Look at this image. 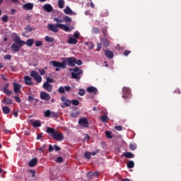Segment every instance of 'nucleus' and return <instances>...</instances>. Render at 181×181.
I'll list each match as a JSON object with an SVG mask.
<instances>
[{
  "mask_svg": "<svg viewBox=\"0 0 181 181\" xmlns=\"http://www.w3.org/2000/svg\"><path fill=\"white\" fill-rule=\"evenodd\" d=\"M105 54L107 59H112V57H114V52H112L111 50H106L105 52Z\"/></svg>",
  "mask_w": 181,
  "mask_h": 181,
  "instance_id": "obj_24",
  "label": "nucleus"
},
{
  "mask_svg": "<svg viewBox=\"0 0 181 181\" xmlns=\"http://www.w3.org/2000/svg\"><path fill=\"white\" fill-rule=\"evenodd\" d=\"M3 22L6 23L8 22V16L4 15L1 18Z\"/></svg>",
  "mask_w": 181,
  "mask_h": 181,
  "instance_id": "obj_49",
  "label": "nucleus"
},
{
  "mask_svg": "<svg viewBox=\"0 0 181 181\" xmlns=\"http://www.w3.org/2000/svg\"><path fill=\"white\" fill-rule=\"evenodd\" d=\"M23 8L25 11H32L33 9V3H27L23 5Z\"/></svg>",
  "mask_w": 181,
  "mask_h": 181,
  "instance_id": "obj_15",
  "label": "nucleus"
},
{
  "mask_svg": "<svg viewBox=\"0 0 181 181\" xmlns=\"http://www.w3.org/2000/svg\"><path fill=\"white\" fill-rule=\"evenodd\" d=\"M63 62H60L58 61H51L49 64L53 67H60L62 70H64L68 66L69 67H74L76 66V58L74 57H66L62 59Z\"/></svg>",
  "mask_w": 181,
  "mask_h": 181,
  "instance_id": "obj_1",
  "label": "nucleus"
},
{
  "mask_svg": "<svg viewBox=\"0 0 181 181\" xmlns=\"http://www.w3.org/2000/svg\"><path fill=\"white\" fill-rule=\"evenodd\" d=\"M101 47H103V45H101V43H98L96 48L97 52H100V50H101Z\"/></svg>",
  "mask_w": 181,
  "mask_h": 181,
  "instance_id": "obj_51",
  "label": "nucleus"
},
{
  "mask_svg": "<svg viewBox=\"0 0 181 181\" xmlns=\"http://www.w3.org/2000/svg\"><path fill=\"white\" fill-rule=\"evenodd\" d=\"M57 162L58 163H62V162H63V157H58L57 158Z\"/></svg>",
  "mask_w": 181,
  "mask_h": 181,
  "instance_id": "obj_53",
  "label": "nucleus"
},
{
  "mask_svg": "<svg viewBox=\"0 0 181 181\" xmlns=\"http://www.w3.org/2000/svg\"><path fill=\"white\" fill-rule=\"evenodd\" d=\"M4 59H6L7 60H11V59H12V56H11V54H6V56H4Z\"/></svg>",
  "mask_w": 181,
  "mask_h": 181,
  "instance_id": "obj_58",
  "label": "nucleus"
},
{
  "mask_svg": "<svg viewBox=\"0 0 181 181\" xmlns=\"http://www.w3.org/2000/svg\"><path fill=\"white\" fill-rule=\"evenodd\" d=\"M1 103L4 104V105H11V104L13 103L12 101V99L5 97L2 100Z\"/></svg>",
  "mask_w": 181,
  "mask_h": 181,
  "instance_id": "obj_13",
  "label": "nucleus"
},
{
  "mask_svg": "<svg viewBox=\"0 0 181 181\" xmlns=\"http://www.w3.org/2000/svg\"><path fill=\"white\" fill-rule=\"evenodd\" d=\"M52 114V111H50V110H47L45 112H44V115L45 117V118H49V117H50Z\"/></svg>",
  "mask_w": 181,
  "mask_h": 181,
  "instance_id": "obj_34",
  "label": "nucleus"
},
{
  "mask_svg": "<svg viewBox=\"0 0 181 181\" xmlns=\"http://www.w3.org/2000/svg\"><path fill=\"white\" fill-rule=\"evenodd\" d=\"M61 101L64 103V105H65V107H70V105H71V100L66 98L64 96L61 97Z\"/></svg>",
  "mask_w": 181,
  "mask_h": 181,
  "instance_id": "obj_11",
  "label": "nucleus"
},
{
  "mask_svg": "<svg viewBox=\"0 0 181 181\" xmlns=\"http://www.w3.org/2000/svg\"><path fill=\"white\" fill-rule=\"evenodd\" d=\"M40 73L41 76H45L46 74V71H45V69H41L40 71Z\"/></svg>",
  "mask_w": 181,
  "mask_h": 181,
  "instance_id": "obj_61",
  "label": "nucleus"
},
{
  "mask_svg": "<svg viewBox=\"0 0 181 181\" xmlns=\"http://www.w3.org/2000/svg\"><path fill=\"white\" fill-rule=\"evenodd\" d=\"M54 150L57 151H62V148L56 144L54 145Z\"/></svg>",
  "mask_w": 181,
  "mask_h": 181,
  "instance_id": "obj_55",
  "label": "nucleus"
},
{
  "mask_svg": "<svg viewBox=\"0 0 181 181\" xmlns=\"http://www.w3.org/2000/svg\"><path fill=\"white\" fill-rule=\"evenodd\" d=\"M45 40L46 42H48V43H52V42H54V38L49 36H46Z\"/></svg>",
  "mask_w": 181,
  "mask_h": 181,
  "instance_id": "obj_31",
  "label": "nucleus"
},
{
  "mask_svg": "<svg viewBox=\"0 0 181 181\" xmlns=\"http://www.w3.org/2000/svg\"><path fill=\"white\" fill-rule=\"evenodd\" d=\"M25 29L26 33H30V32H32V30H33V28H32V27L29 25H27V27Z\"/></svg>",
  "mask_w": 181,
  "mask_h": 181,
  "instance_id": "obj_42",
  "label": "nucleus"
},
{
  "mask_svg": "<svg viewBox=\"0 0 181 181\" xmlns=\"http://www.w3.org/2000/svg\"><path fill=\"white\" fill-rule=\"evenodd\" d=\"M23 45H25V41L21 40L20 37H16L14 39V43L11 45V50L13 52H19Z\"/></svg>",
  "mask_w": 181,
  "mask_h": 181,
  "instance_id": "obj_5",
  "label": "nucleus"
},
{
  "mask_svg": "<svg viewBox=\"0 0 181 181\" xmlns=\"http://www.w3.org/2000/svg\"><path fill=\"white\" fill-rule=\"evenodd\" d=\"M46 133L51 134L55 141H63L64 139V135L59 131H56L54 128L47 127Z\"/></svg>",
  "mask_w": 181,
  "mask_h": 181,
  "instance_id": "obj_3",
  "label": "nucleus"
},
{
  "mask_svg": "<svg viewBox=\"0 0 181 181\" xmlns=\"http://www.w3.org/2000/svg\"><path fill=\"white\" fill-rule=\"evenodd\" d=\"M59 29H62V30H64V32H70V28L63 23L57 22L55 24L47 25L48 30H50V32H54V33H57V32H59Z\"/></svg>",
  "mask_w": 181,
  "mask_h": 181,
  "instance_id": "obj_2",
  "label": "nucleus"
},
{
  "mask_svg": "<svg viewBox=\"0 0 181 181\" xmlns=\"http://www.w3.org/2000/svg\"><path fill=\"white\" fill-rule=\"evenodd\" d=\"M74 37L77 40V39H80V33L78 32H75L74 33Z\"/></svg>",
  "mask_w": 181,
  "mask_h": 181,
  "instance_id": "obj_43",
  "label": "nucleus"
},
{
  "mask_svg": "<svg viewBox=\"0 0 181 181\" xmlns=\"http://www.w3.org/2000/svg\"><path fill=\"white\" fill-rule=\"evenodd\" d=\"M43 45V42L42 41L40 40H37L35 42V45L36 46V47H40V46H42Z\"/></svg>",
  "mask_w": 181,
  "mask_h": 181,
  "instance_id": "obj_40",
  "label": "nucleus"
},
{
  "mask_svg": "<svg viewBox=\"0 0 181 181\" xmlns=\"http://www.w3.org/2000/svg\"><path fill=\"white\" fill-rule=\"evenodd\" d=\"M102 43L105 47H108V46H110V41H108V40H103Z\"/></svg>",
  "mask_w": 181,
  "mask_h": 181,
  "instance_id": "obj_36",
  "label": "nucleus"
},
{
  "mask_svg": "<svg viewBox=\"0 0 181 181\" xmlns=\"http://www.w3.org/2000/svg\"><path fill=\"white\" fill-rule=\"evenodd\" d=\"M13 98H15L16 103H21V98H19L18 96H13Z\"/></svg>",
  "mask_w": 181,
  "mask_h": 181,
  "instance_id": "obj_54",
  "label": "nucleus"
},
{
  "mask_svg": "<svg viewBox=\"0 0 181 181\" xmlns=\"http://www.w3.org/2000/svg\"><path fill=\"white\" fill-rule=\"evenodd\" d=\"M131 51L129 50H125L123 53L124 56H128V54H130Z\"/></svg>",
  "mask_w": 181,
  "mask_h": 181,
  "instance_id": "obj_59",
  "label": "nucleus"
},
{
  "mask_svg": "<svg viewBox=\"0 0 181 181\" xmlns=\"http://www.w3.org/2000/svg\"><path fill=\"white\" fill-rule=\"evenodd\" d=\"M78 124L84 128H88V120L86 117H82L78 120Z\"/></svg>",
  "mask_w": 181,
  "mask_h": 181,
  "instance_id": "obj_10",
  "label": "nucleus"
},
{
  "mask_svg": "<svg viewBox=\"0 0 181 181\" xmlns=\"http://www.w3.org/2000/svg\"><path fill=\"white\" fill-rule=\"evenodd\" d=\"M98 152L99 151L98 150H96V151H92L90 153V156L92 155V156H95V155H97V153H98Z\"/></svg>",
  "mask_w": 181,
  "mask_h": 181,
  "instance_id": "obj_60",
  "label": "nucleus"
},
{
  "mask_svg": "<svg viewBox=\"0 0 181 181\" xmlns=\"http://www.w3.org/2000/svg\"><path fill=\"white\" fill-rule=\"evenodd\" d=\"M93 177H98V172H94L93 173Z\"/></svg>",
  "mask_w": 181,
  "mask_h": 181,
  "instance_id": "obj_63",
  "label": "nucleus"
},
{
  "mask_svg": "<svg viewBox=\"0 0 181 181\" xmlns=\"http://www.w3.org/2000/svg\"><path fill=\"white\" fill-rule=\"evenodd\" d=\"M42 9L48 13L53 12V6L49 4H45Z\"/></svg>",
  "mask_w": 181,
  "mask_h": 181,
  "instance_id": "obj_12",
  "label": "nucleus"
},
{
  "mask_svg": "<svg viewBox=\"0 0 181 181\" xmlns=\"http://www.w3.org/2000/svg\"><path fill=\"white\" fill-rule=\"evenodd\" d=\"M92 33L93 35H98V33H100V29H98V28L94 27L92 29Z\"/></svg>",
  "mask_w": 181,
  "mask_h": 181,
  "instance_id": "obj_32",
  "label": "nucleus"
},
{
  "mask_svg": "<svg viewBox=\"0 0 181 181\" xmlns=\"http://www.w3.org/2000/svg\"><path fill=\"white\" fill-rule=\"evenodd\" d=\"M105 136L109 139H111L112 138H114V136H112V132H110V131H106L105 132Z\"/></svg>",
  "mask_w": 181,
  "mask_h": 181,
  "instance_id": "obj_30",
  "label": "nucleus"
},
{
  "mask_svg": "<svg viewBox=\"0 0 181 181\" xmlns=\"http://www.w3.org/2000/svg\"><path fill=\"white\" fill-rule=\"evenodd\" d=\"M30 76L35 80L37 83H42V76L36 71H33Z\"/></svg>",
  "mask_w": 181,
  "mask_h": 181,
  "instance_id": "obj_7",
  "label": "nucleus"
},
{
  "mask_svg": "<svg viewBox=\"0 0 181 181\" xmlns=\"http://www.w3.org/2000/svg\"><path fill=\"white\" fill-rule=\"evenodd\" d=\"M36 165H37V159L36 158L31 159L28 163L30 168H35Z\"/></svg>",
  "mask_w": 181,
  "mask_h": 181,
  "instance_id": "obj_18",
  "label": "nucleus"
},
{
  "mask_svg": "<svg viewBox=\"0 0 181 181\" xmlns=\"http://www.w3.org/2000/svg\"><path fill=\"white\" fill-rule=\"evenodd\" d=\"M13 85L14 93H16V94H19V93H21V85L16 83H13Z\"/></svg>",
  "mask_w": 181,
  "mask_h": 181,
  "instance_id": "obj_17",
  "label": "nucleus"
},
{
  "mask_svg": "<svg viewBox=\"0 0 181 181\" xmlns=\"http://www.w3.org/2000/svg\"><path fill=\"white\" fill-rule=\"evenodd\" d=\"M2 112H3V114H5V115H8V114L11 112V109L8 106H4L2 107Z\"/></svg>",
  "mask_w": 181,
  "mask_h": 181,
  "instance_id": "obj_26",
  "label": "nucleus"
},
{
  "mask_svg": "<svg viewBox=\"0 0 181 181\" xmlns=\"http://www.w3.org/2000/svg\"><path fill=\"white\" fill-rule=\"evenodd\" d=\"M115 129H116V131H122V126H116Z\"/></svg>",
  "mask_w": 181,
  "mask_h": 181,
  "instance_id": "obj_57",
  "label": "nucleus"
},
{
  "mask_svg": "<svg viewBox=\"0 0 181 181\" xmlns=\"http://www.w3.org/2000/svg\"><path fill=\"white\" fill-rule=\"evenodd\" d=\"M122 98H129V95H131V89L127 86H124L122 88Z\"/></svg>",
  "mask_w": 181,
  "mask_h": 181,
  "instance_id": "obj_8",
  "label": "nucleus"
},
{
  "mask_svg": "<svg viewBox=\"0 0 181 181\" xmlns=\"http://www.w3.org/2000/svg\"><path fill=\"white\" fill-rule=\"evenodd\" d=\"M48 151H49V152H53V151H54V148H53V146H52V144L49 145Z\"/></svg>",
  "mask_w": 181,
  "mask_h": 181,
  "instance_id": "obj_56",
  "label": "nucleus"
},
{
  "mask_svg": "<svg viewBox=\"0 0 181 181\" xmlns=\"http://www.w3.org/2000/svg\"><path fill=\"white\" fill-rule=\"evenodd\" d=\"M78 42V41L76 40V38L72 37H70L67 40V43H69V45H77Z\"/></svg>",
  "mask_w": 181,
  "mask_h": 181,
  "instance_id": "obj_23",
  "label": "nucleus"
},
{
  "mask_svg": "<svg viewBox=\"0 0 181 181\" xmlns=\"http://www.w3.org/2000/svg\"><path fill=\"white\" fill-rule=\"evenodd\" d=\"M54 22H57V23H63L64 22H71V18L67 16H65L64 18L55 17L54 18Z\"/></svg>",
  "mask_w": 181,
  "mask_h": 181,
  "instance_id": "obj_6",
  "label": "nucleus"
},
{
  "mask_svg": "<svg viewBox=\"0 0 181 181\" xmlns=\"http://www.w3.org/2000/svg\"><path fill=\"white\" fill-rule=\"evenodd\" d=\"M58 91H59V94H64V93H66L64 87H63V86L59 87L58 88Z\"/></svg>",
  "mask_w": 181,
  "mask_h": 181,
  "instance_id": "obj_38",
  "label": "nucleus"
},
{
  "mask_svg": "<svg viewBox=\"0 0 181 181\" xmlns=\"http://www.w3.org/2000/svg\"><path fill=\"white\" fill-rule=\"evenodd\" d=\"M107 28H102V33L104 36H107Z\"/></svg>",
  "mask_w": 181,
  "mask_h": 181,
  "instance_id": "obj_48",
  "label": "nucleus"
},
{
  "mask_svg": "<svg viewBox=\"0 0 181 181\" xmlns=\"http://www.w3.org/2000/svg\"><path fill=\"white\" fill-rule=\"evenodd\" d=\"M64 13H66V15H71V13H74V12H73V11L71 10V8H70L69 6H66L64 10Z\"/></svg>",
  "mask_w": 181,
  "mask_h": 181,
  "instance_id": "obj_27",
  "label": "nucleus"
},
{
  "mask_svg": "<svg viewBox=\"0 0 181 181\" xmlns=\"http://www.w3.org/2000/svg\"><path fill=\"white\" fill-rule=\"evenodd\" d=\"M64 90L66 93H70V91H71V88L70 86H64Z\"/></svg>",
  "mask_w": 181,
  "mask_h": 181,
  "instance_id": "obj_52",
  "label": "nucleus"
},
{
  "mask_svg": "<svg viewBox=\"0 0 181 181\" xmlns=\"http://www.w3.org/2000/svg\"><path fill=\"white\" fill-rule=\"evenodd\" d=\"M123 156H124V158H127V159H132L135 157V155L131 152H125L123 153Z\"/></svg>",
  "mask_w": 181,
  "mask_h": 181,
  "instance_id": "obj_22",
  "label": "nucleus"
},
{
  "mask_svg": "<svg viewBox=\"0 0 181 181\" xmlns=\"http://www.w3.org/2000/svg\"><path fill=\"white\" fill-rule=\"evenodd\" d=\"M129 148L131 151H135V149H136V145L130 144Z\"/></svg>",
  "mask_w": 181,
  "mask_h": 181,
  "instance_id": "obj_44",
  "label": "nucleus"
},
{
  "mask_svg": "<svg viewBox=\"0 0 181 181\" xmlns=\"http://www.w3.org/2000/svg\"><path fill=\"white\" fill-rule=\"evenodd\" d=\"M71 104H73V105H79L80 102L78 100H73L71 101Z\"/></svg>",
  "mask_w": 181,
  "mask_h": 181,
  "instance_id": "obj_45",
  "label": "nucleus"
},
{
  "mask_svg": "<svg viewBox=\"0 0 181 181\" xmlns=\"http://www.w3.org/2000/svg\"><path fill=\"white\" fill-rule=\"evenodd\" d=\"M40 97L41 100H44L45 101H49V100H50V98H51L50 94H49L46 92H44V91H42L40 93Z\"/></svg>",
  "mask_w": 181,
  "mask_h": 181,
  "instance_id": "obj_9",
  "label": "nucleus"
},
{
  "mask_svg": "<svg viewBox=\"0 0 181 181\" xmlns=\"http://www.w3.org/2000/svg\"><path fill=\"white\" fill-rule=\"evenodd\" d=\"M69 71H72L71 73V76L74 80L76 81H80L81 74H83V70L80 69L78 66H75L74 68H70Z\"/></svg>",
  "mask_w": 181,
  "mask_h": 181,
  "instance_id": "obj_4",
  "label": "nucleus"
},
{
  "mask_svg": "<svg viewBox=\"0 0 181 181\" xmlns=\"http://www.w3.org/2000/svg\"><path fill=\"white\" fill-rule=\"evenodd\" d=\"M127 166L129 169H132V168H134V166H135V163H134V161L129 160L127 162Z\"/></svg>",
  "mask_w": 181,
  "mask_h": 181,
  "instance_id": "obj_28",
  "label": "nucleus"
},
{
  "mask_svg": "<svg viewBox=\"0 0 181 181\" xmlns=\"http://www.w3.org/2000/svg\"><path fill=\"white\" fill-rule=\"evenodd\" d=\"M46 80V83H47L48 84L49 83H54V80L50 77H47Z\"/></svg>",
  "mask_w": 181,
  "mask_h": 181,
  "instance_id": "obj_46",
  "label": "nucleus"
},
{
  "mask_svg": "<svg viewBox=\"0 0 181 181\" xmlns=\"http://www.w3.org/2000/svg\"><path fill=\"white\" fill-rule=\"evenodd\" d=\"M33 43H35L34 39H28L26 42H25V45L28 46V47H32L33 46Z\"/></svg>",
  "mask_w": 181,
  "mask_h": 181,
  "instance_id": "obj_25",
  "label": "nucleus"
},
{
  "mask_svg": "<svg viewBox=\"0 0 181 181\" xmlns=\"http://www.w3.org/2000/svg\"><path fill=\"white\" fill-rule=\"evenodd\" d=\"M80 115V112L77 110H74L72 112L70 113V116L71 118H77Z\"/></svg>",
  "mask_w": 181,
  "mask_h": 181,
  "instance_id": "obj_21",
  "label": "nucleus"
},
{
  "mask_svg": "<svg viewBox=\"0 0 181 181\" xmlns=\"http://www.w3.org/2000/svg\"><path fill=\"white\" fill-rule=\"evenodd\" d=\"M100 120L102 122H107L108 121V116L107 115H103L100 117Z\"/></svg>",
  "mask_w": 181,
  "mask_h": 181,
  "instance_id": "obj_35",
  "label": "nucleus"
},
{
  "mask_svg": "<svg viewBox=\"0 0 181 181\" xmlns=\"http://www.w3.org/2000/svg\"><path fill=\"white\" fill-rule=\"evenodd\" d=\"M25 83L27 86H33V83L32 82V78H30V76H25Z\"/></svg>",
  "mask_w": 181,
  "mask_h": 181,
  "instance_id": "obj_20",
  "label": "nucleus"
},
{
  "mask_svg": "<svg viewBox=\"0 0 181 181\" xmlns=\"http://www.w3.org/2000/svg\"><path fill=\"white\" fill-rule=\"evenodd\" d=\"M50 117L51 118H57V117H59V114H57L56 112H51Z\"/></svg>",
  "mask_w": 181,
  "mask_h": 181,
  "instance_id": "obj_41",
  "label": "nucleus"
},
{
  "mask_svg": "<svg viewBox=\"0 0 181 181\" xmlns=\"http://www.w3.org/2000/svg\"><path fill=\"white\" fill-rule=\"evenodd\" d=\"M75 64H77L78 66H81V64H83V61H81V59H75Z\"/></svg>",
  "mask_w": 181,
  "mask_h": 181,
  "instance_id": "obj_47",
  "label": "nucleus"
},
{
  "mask_svg": "<svg viewBox=\"0 0 181 181\" xmlns=\"http://www.w3.org/2000/svg\"><path fill=\"white\" fill-rule=\"evenodd\" d=\"M78 94V95H81V96L85 95H86V90L79 89Z\"/></svg>",
  "mask_w": 181,
  "mask_h": 181,
  "instance_id": "obj_39",
  "label": "nucleus"
},
{
  "mask_svg": "<svg viewBox=\"0 0 181 181\" xmlns=\"http://www.w3.org/2000/svg\"><path fill=\"white\" fill-rule=\"evenodd\" d=\"M86 91H88V93H94V95H95V94H97L98 93V89H97V88L93 87V86H90L88 88H87Z\"/></svg>",
  "mask_w": 181,
  "mask_h": 181,
  "instance_id": "obj_16",
  "label": "nucleus"
},
{
  "mask_svg": "<svg viewBox=\"0 0 181 181\" xmlns=\"http://www.w3.org/2000/svg\"><path fill=\"white\" fill-rule=\"evenodd\" d=\"M64 0H59L58 1V5H59V8L60 9H63V8H64Z\"/></svg>",
  "mask_w": 181,
  "mask_h": 181,
  "instance_id": "obj_29",
  "label": "nucleus"
},
{
  "mask_svg": "<svg viewBox=\"0 0 181 181\" xmlns=\"http://www.w3.org/2000/svg\"><path fill=\"white\" fill-rule=\"evenodd\" d=\"M84 158H85L86 159H90V158H91V154H90V153L88 152V151L85 152V153H84Z\"/></svg>",
  "mask_w": 181,
  "mask_h": 181,
  "instance_id": "obj_37",
  "label": "nucleus"
},
{
  "mask_svg": "<svg viewBox=\"0 0 181 181\" xmlns=\"http://www.w3.org/2000/svg\"><path fill=\"white\" fill-rule=\"evenodd\" d=\"M34 100H35V98H33V96L28 97V101H33Z\"/></svg>",
  "mask_w": 181,
  "mask_h": 181,
  "instance_id": "obj_64",
  "label": "nucleus"
},
{
  "mask_svg": "<svg viewBox=\"0 0 181 181\" xmlns=\"http://www.w3.org/2000/svg\"><path fill=\"white\" fill-rule=\"evenodd\" d=\"M42 136H43V134L41 133V134H40L37 135L36 139H37V140L42 139Z\"/></svg>",
  "mask_w": 181,
  "mask_h": 181,
  "instance_id": "obj_62",
  "label": "nucleus"
},
{
  "mask_svg": "<svg viewBox=\"0 0 181 181\" xmlns=\"http://www.w3.org/2000/svg\"><path fill=\"white\" fill-rule=\"evenodd\" d=\"M42 87H43V88H45V90H47V91H48V93H52V91L53 90V86H52V85H50L47 82H45L43 84Z\"/></svg>",
  "mask_w": 181,
  "mask_h": 181,
  "instance_id": "obj_14",
  "label": "nucleus"
},
{
  "mask_svg": "<svg viewBox=\"0 0 181 181\" xmlns=\"http://www.w3.org/2000/svg\"><path fill=\"white\" fill-rule=\"evenodd\" d=\"M2 91L4 94H6V95L8 96L11 95L13 93L12 90H9L8 89H3Z\"/></svg>",
  "mask_w": 181,
  "mask_h": 181,
  "instance_id": "obj_33",
  "label": "nucleus"
},
{
  "mask_svg": "<svg viewBox=\"0 0 181 181\" xmlns=\"http://www.w3.org/2000/svg\"><path fill=\"white\" fill-rule=\"evenodd\" d=\"M87 177H88L89 179H93V177H94V175H93V172L88 173Z\"/></svg>",
  "mask_w": 181,
  "mask_h": 181,
  "instance_id": "obj_50",
  "label": "nucleus"
},
{
  "mask_svg": "<svg viewBox=\"0 0 181 181\" xmlns=\"http://www.w3.org/2000/svg\"><path fill=\"white\" fill-rule=\"evenodd\" d=\"M30 122H32V125L33 127H34V128H39V127H42V123H40V120H30Z\"/></svg>",
  "mask_w": 181,
  "mask_h": 181,
  "instance_id": "obj_19",
  "label": "nucleus"
}]
</instances>
